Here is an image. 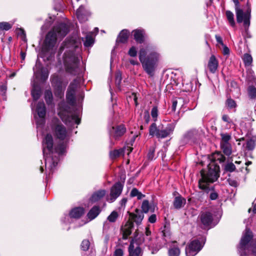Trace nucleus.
Here are the masks:
<instances>
[{
  "label": "nucleus",
  "instance_id": "f257e3e1",
  "mask_svg": "<svg viewBox=\"0 0 256 256\" xmlns=\"http://www.w3.org/2000/svg\"><path fill=\"white\" fill-rule=\"evenodd\" d=\"M43 154L45 159L46 170H48L49 174L52 173L58 164V158L54 157V152L58 154H62L66 152V143L62 142L58 144L54 150L53 138L50 134H47L42 142Z\"/></svg>",
  "mask_w": 256,
  "mask_h": 256
},
{
  "label": "nucleus",
  "instance_id": "f03ea898",
  "mask_svg": "<svg viewBox=\"0 0 256 256\" xmlns=\"http://www.w3.org/2000/svg\"><path fill=\"white\" fill-rule=\"evenodd\" d=\"M210 162L208 166V171L204 174L203 170L200 172L201 178L200 179V186L202 188H206V180L211 182H216L220 176V166L216 163L223 162L226 160L225 156L220 152L212 154L210 156Z\"/></svg>",
  "mask_w": 256,
  "mask_h": 256
},
{
  "label": "nucleus",
  "instance_id": "7ed1b4c3",
  "mask_svg": "<svg viewBox=\"0 0 256 256\" xmlns=\"http://www.w3.org/2000/svg\"><path fill=\"white\" fill-rule=\"evenodd\" d=\"M148 50V46L146 47V48H142L140 49L139 60L144 70L150 76H152L160 59V55L154 50H152L148 54L146 55Z\"/></svg>",
  "mask_w": 256,
  "mask_h": 256
},
{
  "label": "nucleus",
  "instance_id": "20e7f679",
  "mask_svg": "<svg viewBox=\"0 0 256 256\" xmlns=\"http://www.w3.org/2000/svg\"><path fill=\"white\" fill-rule=\"evenodd\" d=\"M68 32V26L66 24L61 23L54 26L46 36L44 50L46 52L52 50L56 46L57 38H62Z\"/></svg>",
  "mask_w": 256,
  "mask_h": 256
},
{
  "label": "nucleus",
  "instance_id": "39448f33",
  "mask_svg": "<svg viewBox=\"0 0 256 256\" xmlns=\"http://www.w3.org/2000/svg\"><path fill=\"white\" fill-rule=\"evenodd\" d=\"M252 232L249 228H246L238 246L240 256H248L251 254L256 256V240H252Z\"/></svg>",
  "mask_w": 256,
  "mask_h": 256
},
{
  "label": "nucleus",
  "instance_id": "423d86ee",
  "mask_svg": "<svg viewBox=\"0 0 256 256\" xmlns=\"http://www.w3.org/2000/svg\"><path fill=\"white\" fill-rule=\"evenodd\" d=\"M80 58L74 53L69 52L66 54L64 59L66 72L73 75L78 74L80 71Z\"/></svg>",
  "mask_w": 256,
  "mask_h": 256
},
{
  "label": "nucleus",
  "instance_id": "0eeeda50",
  "mask_svg": "<svg viewBox=\"0 0 256 256\" xmlns=\"http://www.w3.org/2000/svg\"><path fill=\"white\" fill-rule=\"evenodd\" d=\"M51 130L54 136L60 140H67L68 134L66 128L58 119H54L51 124Z\"/></svg>",
  "mask_w": 256,
  "mask_h": 256
},
{
  "label": "nucleus",
  "instance_id": "6e6552de",
  "mask_svg": "<svg viewBox=\"0 0 256 256\" xmlns=\"http://www.w3.org/2000/svg\"><path fill=\"white\" fill-rule=\"evenodd\" d=\"M203 244L200 240H194L186 248V256H196L202 248Z\"/></svg>",
  "mask_w": 256,
  "mask_h": 256
},
{
  "label": "nucleus",
  "instance_id": "1a4fd4ad",
  "mask_svg": "<svg viewBox=\"0 0 256 256\" xmlns=\"http://www.w3.org/2000/svg\"><path fill=\"white\" fill-rule=\"evenodd\" d=\"M123 190V185L120 182H116L113 185L110 190L109 196L106 198L108 202L112 203L121 194Z\"/></svg>",
  "mask_w": 256,
  "mask_h": 256
},
{
  "label": "nucleus",
  "instance_id": "9d476101",
  "mask_svg": "<svg viewBox=\"0 0 256 256\" xmlns=\"http://www.w3.org/2000/svg\"><path fill=\"white\" fill-rule=\"evenodd\" d=\"M126 131L124 125L120 124L112 126L109 131L110 136L115 140H118L122 136Z\"/></svg>",
  "mask_w": 256,
  "mask_h": 256
},
{
  "label": "nucleus",
  "instance_id": "9b49d317",
  "mask_svg": "<svg viewBox=\"0 0 256 256\" xmlns=\"http://www.w3.org/2000/svg\"><path fill=\"white\" fill-rule=\"evenodd\" d=\"M176 124L175 122L168 124L166 128H164L163 125L162 124L157 138L162 139L170 136L173 133Z\"/></svg>",
  "mask_w": 256,
  "mask_h": 256
},
{
  "label": "nucleus",
  "instance_id": "f8f14e48",
  "mask_svg": "<svg viewBox=\"0 0 256 256\" xmlns=\"http://www.w3.org/2000/svg\"><path fill=\"white\" fill-rule=\"evenodd\" d=\"M202 228H208L213 221V214L209 211L202 212L199 216Z\"/></svg>",
  "mask_w": 256,
  "mask_h": 256
},
{
  "label": "nucleus",
  "instance_id": "ddd939ff",
  "mask_svg": "<svg viewBox=\"0 0 256 256\" xmlns=\"http://www.w3.org/2000/svg\"><path fill=\"white\" fill-rule=\"evenodd\" d=\"M90 14L82 6H80L76 11V16L80 22H86L88 20Z\"/></svg>",
  "mask_w": 256,
  "mask_h": 256
},
{
  "label": "nucleus",
  "instance_id": "4468645a",
  "mask_svg": "<svg viewBox=\"0 0 256 256\" xmlns=\"http://www.w3.org/2000/svg\"><path fill=\"white\" fill-rule=\"evenodd\" d=\"M134 227L133 222L129 220L121 228V231L122 233V238L126 240L128 236L132 234V230Z\"/></svg>",
  "mask_w": 256,
  "mask_h": 256
},
{
  "label": "nucleus",
  "instance_id": "2eb2a0df",
  "mask_svg": "<svg viewBox=\"0 0 256 256\" xmlns=\"http://www.w3.org/2000/svg\"><path fill=\"white\" fill-rule=\"evenodd\" d=\"M36 112L39 117L41 118L39 121H38L37 124H44L45 120L44 118L46 116V107L44 102H38L36 106Z\"/></svg>",
  "mask_w": 256,
  "mask_h": 256
},
{
  "label": "nucleus",
  "instance_id": "dca6fc26",
  "mask_svg": "<svg viewBox=\"0 0 256 256\" xmlns=\"http://www.w3.org/2000/svg\"><path fill=\"white\" fill-rule=\"evenodd\" d=\"M34 74L36 77H40V79L42 80H45L48 78V71L47 68L41 67L40 66L36 67V68H34Z\"/></svg>",
  "mask_w": 256,
  "mask_h": 256
},
{
  "label": "nucleus",
  "instance_id": "f3484780",
  "mask_svg": "<svg viewBox=\"0 0 256 256\" xmlns=\"http://www.w3.org/2000/svg\"><path fill=\"white\" fill-rule=\"evenodd\" d=\"M130 215V220L134 222L137 224H141L142 220L144 218L143 212L138 209L135 210V213L128 212Z\"/></svg>",
  "mask_w": 256,
  "mask_h": 256
},
{
  "label": "nucleus",
  "instance_id": "a211bd4d",
  "mask_svg": "<svg viewBox=\"0 0 256 256\" xmlns=\"http://www.w3.org/2000/svg\"><path fill=\"white\" fill-rule=\"evenodd\" d=\"M218 62L214 55H212L208 63V68L210 72L214 74L218 68Z\"/></svg>",
  "mask_w": 256,
  "mask_h": 256
},
{
  "label": "nucleus",
  "instance_id": "6ab92c4d",
  "mask_svg": "<svg viewBox=\"0 0 256 256\" xmlns=\"http://www.w3.org/2000/svg\"><path fill=\"white\" fill-rule=\"evenodd\" d=\"M132 34L136 42L142 44L144 42L146 34L144 30H135L132 31Z\"/></svg>",
  "mask_w": 256,
  "mask_h": 256
},
{
  "label": "nucleus",
  "instance_id": "aec40b11",
  "mask_svg": "<svg viewBox=\"0 0 256 256\" xmlns=\"http://www.w3.org/2000/svg\"><path fill=\"white\" fill-rule=\"evenodd\" d=\"M210 183H212L211 182H209V181H208V180H206V188H202L200 187V180H198V186H199V188H200L201 190H205L206 192H209L210 191H212L210 193V198L211 200H216L218 197V194L214 190V186H212L210 187L208 186V184Z\"/></svg>",
  "mask_w": 256,
  "mask_h": 256
},
{
  "label": "nucleus",
  "instance_id": "412c9836",
  "mask_svg": "<svg viewBox=\"0 0 256 256\" xmlns=\"http://www.w3.org/2000/svg\"><path fill=\"white\" fill-rule=\"evenodd\" d=\"M66 85V84H63L62 82H58L56 84L54 93L56 96L60 98L64 96Z\"/></svg>",
  "mask_w": 256,
  "mask_h": 256
},
{
  "label": "nucleus",
  "instance_id": "4be33fe9",
  "mask_svg": "<svg viewBox=\"0 0 256 256\" xmlns=\"http://www.w3.org/2000/svg\"><path fill=\"white\" fill-rule=\"evenodd\" d=\"M128 256H142V251L140 246L134 248L133 242H130L128 248Z\"/></svg>",
  "mask_w": 256,
  "mask_h": 256
},
{
  "label": "nucleus",
  "instance_id": "5701e85b",
  "mask_svg": "<svg viewBox=\"0 0 256 256\" xmlns=\"http://www.w3.org/2000/svg\"><path fill=\"white\" fill-rule=\"evenodd\" d=\"M58 114L63 121L66 120L65 116L67 114L68 106L64 101H62L59 103Z\"/></svg>",
  "mask_w": 256,
  "mask_h": 256
},
{
  "label": "nucleus",
  "instance_id": "b1692460",
  "mask_svg": "<svg viewBox=\"0 0 256 256\" xmlns=\"http://www.w3.org/2000/svg\"><path fill=\"white\" fill-rule=\"evenodd\" d=\"M180 253V250L176 244V242H172L168 250V256H179Z\"/></svg>",
  "mask_w": 256,
  "mask_h": 256
},
{
  "label": "nucleus",
  "instance_id": "393cba45",
  "mask_svg": "<svg viewBox=\"0 0 256 256\" xmlns=\"http://www.w3.org/2000/svg\"><path fill=\"white\" fill-rule=\"evenodd\" d=\"M106 194V190H100L94 192L90 198L92 202H96L102 198Z\"/></svg>",
  "mask_w": 256,
  "mask_h": 256
},
{
  "label": "nucleus",
  "instance_id": "a878e982",
  "mask_svg": "<svg viewBox=\"0 0 256 256\" xmlns=\"http://www.w3.org/2000/svg\"><path fill=\"white\" fill-rule=\"evenodd\" d=\"M156 206L154 204H150L148 200H144L142 204L141 208L142 212L148 213L149 211L151 212H154Z\"/></svg>",
  "mask_w": 256,
  "mask_h": 256
},
{
  "label": "nucleus",
  "instance_id": "bb28decb",
  "mask_svg": "<svg viewBox=\"0 0 256 256\" xmlns=\"http://www.w3.org/2000/svg\"><path fill=\"white\" fill-rule=\"evenodd\" d=\"M162 124H160L158 126H156L155 122H153L150 124L149 128V134L152 136H156L157 138V136H158V134L160 130Z\"/></svg>",
  "mask_w": 256,
  "mask_h": 256
},
{
  "label": "nucleus",
  "instance_id": "cd10ccee",
  "mask_svg": "<svg viewBox=\"0 0 256 256\" xmlns=\"http://www.w3.org/2000/svg\"><path fill=\"white\" fill-rule=\"evenodd\" d=\"M84 214V209L82 208H76L72 209L70 213L71 218H78Z\"/></svg>",
  "mask_w": 256,
  "mask_h": 256
},
{
  "label": "nucleus",
  "instance_id": "c85d7f7f",
  "mask_svg": "<svg viewBox=\"0 0 256 256\" xmlns=\"http://www.w3.org/2000/svg\"><path fill=\"white\" fill-rule=\"evenodd\" d=\"M186 202L185 198L181 196H178L175 198L173 204L174 208L180 209L186 204Z\"/></svg>",
  "mask_w": 256,
  "mask_h": 256
},
{
  "label": "nucleus",
  "instance_id": "c756f323",
  "mask_svg": "<svg viewBox=\"0 0 256 256\" xmlns=\"http://www.w3.org/2000/svg\"><path fill=\"white\" fill-rule=\"evenodd\" d=\"M100 210L98 206H94L88 212L87 216L90 220L95 218L100 213Z\"/></svg>",
  "mask_w": 256,
  "mask_h": 256
},
{
  "label": "nucleus",
  "instance_id": "7c9ffc66",
  "mask_svg": "<svg viewBox=\"0 0 256 256\" xmlns=\"http://www.w3.org/2000/svg\"><path fill=\"white\" fill-rule=\"evenodd\" d=\"M236 20L238 23L242 22L243 20L245 18L246 12H244L243 10L238 8H235Z\"/></svg>",
  "mask_w": 256,
  "mask_h": 256
},
{
  "label": "nucleus",
  "instance_id": "2f4dec72",
  "mask_svg": "<svg viewBox=\"0 0 256 256\" xmlns=\"http://www.w3.org/2000/svg\"><path fill=\"white\" fill-rule=\"evenodd\" d=\"M129 35V32L126 30H123L120 33L118 40L121 43H125L127 42Z\"/></svg>",
  "mask_w": 256,
  "mask_h": 256
},
{
  "label": "nucleus",
  "instance_id": "473e14b6",
  "mask_svg": "<svg viewBox=\"0 0 256 256\" xmlns=\"http://www.w3.org/2000/svg\"><path fill=\"white\" fill-rule=\"evenodd\" d=\"M221 149L223 152L228 156H230L232 152V146L230 143L220 144Z\"/></svg>",
  "mask_w": 256,
  "mask_h": 256
},
{
  "label": "nucleus",
  "instance_id": "72a5a7b5",
  "mask_svg": "<svg viewBox=\"0 0 256 256\" xmlns=\"http://www.w3.org/2000/svg\"><path fill=\"white\" fill-rule=\"evenodd\" d=\"M256 144V136H252L247 141L246 148L248 150H252Z\"/></svg>",
  "mask_w": 256,
  "mask_h": 256
},
{
  "label": "nucleus",
  "instance_id": "f704fd0d",
  "mask_svg": "<svg viewBox=\"0 0 256 256\" xmlns=\"http://www.w3.org/2000/svg\"><path fill=\"white\" fill-rule=\"evenodd\" d=\"M130 196L132 198L136 196L138 200H141L145 196V195L139 192L137 188H133L130 192Z\"/></svg>",
  "mask_w": 256,
  "mask_h": 256
},
{
  "label": "nucleus",
  "instance_id": "c9c22d12",
  "mask_svg": "<svg viewBox=\"0 0 256 256\" xmlns=\"http://www.w3.org/2000/svg\"><path fill=\"white\" fill-rule=\"evenodd\" d=\"M124 153V150L122 148L114 150L110 152V157L111 159H115L119 157Z\"/></svg>",
  "mask_w": 256,
  "mask_h": 256
},
{
  "label": "nucleus",
  "instance_id": "e433bc0d",
  "mask_svg": "<svg viewBox=\"0 0 256 256\" xmlns=\"http://www.w3.org/2000/svg\"><path fill=\"white\" fill-rule=\"evenodd\" d=\"M226 14L229 24H230L231 26L233 27L236 24L234 20V14L230 10H226Z\"/></svg>",
  "mask_w": 256,
  "mask_h": 256
},
{
  "label": "nucleus",
  "instance_id": "4c0bfd02",
  "mask_svg": "<svg viewBox=\"0 0 256 256\" xmlns=\"http://www.w3.org/2000/svg\"><path fill=\"white\" fill-rule=\"evenodd\" d=\"M221 140L220 144H229V141L231 139V134L228 133H221Z\"/></svg>",
  "mask_w": 256,
  "mask_h": 256
},
{
  "label": "nucleus",
  "instance_id": "58836bf2",
  "mask_svg": "<svg viewBox=\"0 0 256 256\" xmlns=\"http://www.w3.org/2000/svg\"><path fill=\"white\" fill-rule=\"evenodd\" d=\"M76 93L72 92H66V98L68 102L70 104H74L75 103L76 98H75Z\"/></svg>",
  "mask_w": 256,
  "mask_h": 256
},
{
  "label": "nucleus",
  "instance_id": "ea45409f",
  "mask_svg": "<svg viewBox=\"0 0 256 256\" xmlns=\"http://www.w3.org/2000/svg\"><path fill=\"white\" fill-rule=\"evenodd\" d=\"M250 11L248 10L246 12L245 18L243 20L244 26L245 28H248L250 25Z\"/></svg>",
  "mask_w": 256,
  "mask_h": 256
},
{
  "label": "nucleus",
  "instance_id": "a19ab883",
  "mask_svg": "<svg viewBox=\"0 0 256 256\" xmlns=\"http://www.w3.org/2000/svg\"><path fill=\"white\" fill-rule=\"evenodd\" d=\"M242 59L246 66H250L252 63V58L248 54H244Z\"/></svg>",
  "mask_w": 256,
  "mask_h": 256
},
{
  "label": "nucleus",
  "instance_id": "79ce46f5",
  "mask_svg": "<svg viewBox=\"0 0 256 256\" xmlns=\"http://www.w3.org/2000/svg\"><path fill=\"white\" fill-rule=\"evenodd\" d=\"M78 86V82L77 80H74L72 82L68 88V92L76 93V90Z\"/></svg>",
  "mask_w": 256,
  "mask_h": 256
},
{
  "label": "nucleus",
  "instance_id": "37998d69",
  "mask_svg": "<svg viewBox=\"0 0 256 256\" xmlns=\"http://www.w3.org/2000/svg\"><path fill=\"white\" fill-rule=\"evenodd\" d=\"M249 97L254 99L256 98V88L254 86H250L248 90Z\"/></svg>",
  "mask_w": 256,
  "mask_h": 256
},
{
  "label": "nucleus",
  "instance_id": "c03bdc74",
  "mask_svg": "<svg viewBox=\"0 0 256 256\" xmlns=\"http://www.w3.org/2000/svg\"><path fill=\"white\" fill-rule=\"evenodd\" d=\"M162 232V236L166 242H167L169 239H170V233L168 227L164 226Z\"/></svg>",
  "mask_w": 256,
  "mask_h": 256
},
{
  "label": "nucleus",
  "instance_id": "a18cd8bd",
  "mask_svg": "<svg viewBox=\"0 0 256 256\" xmlns=\"http://www.w3.org/2000/svg\"><path fill=\"white\" fill-rule=\"evenodd\" d=\"M236 169L235 165L232 162H228L224 166V170L228 172H233Z\"/></svg>",
  "mask_w": 256,
  "mask_h": 256
},
{
  "label": "nucleus",
  "instance_id": "49530a36",
  "mask_svg": "<svg viewBox=\"0 0 256 256\" xmlns=\"http://www.w3.org/2000/svg\"><path fill=\"white\" fill-rule=\"evenodd\" d=\"M45 100L48 104H50L52 102V95L50 91L46 90L45 92Z\"/></svg>",
  "mask_w": 256,
  "mask_h": 256
},
{
  "label": "nucleus",
  "instance_id": "de8ad7c7",
  "mask_svg": "<svg viewBox=\"0 0 256 256\" xmlns=\"http://www.w3.org/2000/svg\"><path fill=\"white\" fill-rule=\"evenodd\" d=\"M90 246V242L88 240H84L82 241L80 244L82 250L86 251L89 249Z\"/></svg>",
  "mask_w": 256,
  "mask_h": 256
},
{
  "label": "nucleus",
  "instance_id": "09e8293b",
  "mask_svg": "<svg viewBox=\"0 0 256 256\" xmlns=\"http://www.w3.org/2000/svg\"><path fill=\"white\" fill-rule=\"evenodd\" d=\"M94 42L93 38L90 36H87L86 38V40L84 42V45L86 47L91 46Z\"/></svg>",
  "mask_w": 256,
  "mask_h": 256
},
{
  "label": "nucleus",
  "instance_id": "8fccbe9b",
  "mask_svg": "<svg viewBox=\"0 0 256 256\" xmlns=\"http://www.w3.org/2000/svg\"><path fill=\"white\" fill-rule=\"evenodd\" d=\"M118 217V214L116 211H113L108 217V220L112 222H115Z\"/></svg>",
  "mask_w": 256,
  "mask_h": 256
},
{
  "label": "nucleus",
  "instance_id": "3c124183",
  "mask_svg": "<svg viewBox=\"0 0 256 256\" xmlns=\"http://www.w3.org/2000/svg\"><path fill=\"white\" fill-rule=\"evenodd\" d=\"M154 152L155 148L154 146H151L150 148L147 156L149 160H152L154 158Z\"/></svg>",
  "mask_w": 256,
  "mask_h": 256
},
{
  "label": "nucleus",
  "instance_id": "603ef678",
  "mask_svg": "<svg viewBox=\"0 0 256 256\" xmlns=\"http://www.w3.org/2000/svg\"><path fill=\"white\" fill-rule=\"evenodd\" d=\"M151 116L154 122L156 121L158 116V109L156 106H154L151 110Z\"/></svg>",
  "mask_w": 256,
  "mask_h": 256
},
{
  "label": "nucleus",
  "instance_id": "864d4df0",
  "mask_svg": "<svg viewBox=\"0 0 256 256\" xmlns=\"http://www.w3.org/2000/svg\"><path fill=\"white\" fill-rule=\"evenodd\" d=\"M12 28V25L7 22H0V30H9Z\"/></svg>",
  "mask_w": 256,
  "mask_h": 256
},
{
  "label": "nucleus",
  "instance_id": "5fc2aeb1",
  "mask_svg": "<svg viewBox=\"0 0 256 256\" xmlns=\"http://www.w3.org/2000/svg\"><path fill=\"white\" fill-rule=\"evenodd\" d=\"M195 134V132L190 130L184 136V138L186 141H188L189 140L192 138Z\"/></svg>",
  "mask_w": 256,
  "mask_h": 256
},
{
  "label": "nucleus",
  "instance_id": "6e6d98bb",
  "mask_svg": "<svg viewBox=\"0 0 256 256\" xmlns=\"http://www.w3.org/2000/svg\"><path fill=\"white\" fill-rule=\"evenodd\" d=\"M128 54L132 57H135L137 55L136 48L132 46L128 50Z\"/></svg>",
  "mask_w": 256,
  "mask_h": 256
},
{
  "label": "nucleus",
  "instance_id": "4d7b16f0",
  "mask_svg": "<svg viewBox=\"0 0 256 256\" xmlns=\"http://www.w3.org/2000/svg\"><path fill=\"white\" fill-rule=\"evenodd\" d=\"M32 95L34 100H38L40 96V92L39 90H33L32 91Z\"/></svg>",
  "mask_w": 256,
  "mask_h": 256
},
{
  "label": "nucleus",
  "instance_id": "13d9d810",
  "mask_svg": "<svg viewBox=\"0 0 256 256\" xmlns=\"http://www.w3.org/2000/svg\"><path fill=\"white\" fill-rule=\"evenodd\" d=\"M226 104L228 105V106L230 108H235L236 106L235 101L231 98L228 99Z\"/></svg>",
  "mask_w": 256,
  "mask_h": 256
},
{
  "label": "nucleus",
  "instance_id": "bf43d9fd",
  "mask_svg": "<svg viewBox=\"0 0 256 256\" xmlns=\"http://www.w3.org/2000/svg\"><path fill=\"white\" fill-rule=\"evenodd\" d=\"M122 80V74L120 72H118L116 75V84L118 86H119Z\"/></svg>",
  "mask_w": 256,
  "mask_h": 256
},
{
  "label": "nucleus",
  "instance_id": "052dcab7",
  "mask_svg": "<svg viewBox=\"0 0 256 256\" xmlns=\"http://www.w3.org/2000/svg\"><path fill=\"white\" fill-rule=\"evenodd\" d=\"M124 250L120 248H116L114 252V256H124Z\"/></svg>",
  "mask_w": 256,
  "mask_h": 256
},
{
  "label": "nucleus",
  "instance_id": "680f3d73",
  "mask_svg": "<svg viewBox=\"0 0 256 256\" xmlns=\"http://www.w3.org/2000/svg\"><path fill=\"white\" fill-rule=\"evenodd\" d=\"M227 181L228 184L232 186L236 187L238 186V182L234 179L230 178L227 180Z\"/></svg>",
  "mask_w": 256,
  "mask_h": 256
},
{
  "label": "nucleus",
  "instance_id": "e2e57ef3",
  "mask_svg": "<svg viewBox=\"0 0 256 256\" xmlns=\"http://www.w3.org/2000/svg\"><path fill=\"white\" fill-rule=\"evenodd\" d=\"M222 120L224 122H226L227 124H231L232 123V120L229 117V116L227 114H224L222 116Z\"/></svg>",
  "mask_w": 256,
  "mask_h": 256
},
{
  "label": "nucleus",
  "instance_id": "0e129e2a",
  "mask_svg": "<svg viewBox=\"0 0 256 256\" xmlns=\"http://www.w3.org/2000/svg\"><path fill=\"white\" fill-rule=\"evenodd\" d=\"M156 220V216L155 214H152L148 218V222L152 224L154 223Z\"/></svg>",
  "mask_w": 256,
  "mask_h": 256
},
{
  "label": "nucleus",
  "instance_id": "69168bd1",
  "mask_svg": "<svg viewBox=\"0 0 256 256\" xmlns=\"http://www.w3.org/2000/svg\"><path fill=\"white\" fill-rule=\"evenodd\" d=\"M6 91V86L4 84H2L0 86V93L2 95H4Z\"/></svg>",
  "mask_w": 256,
  "mask_h": 256
},
{
  "label": "nucleus",
  "instance_id": "338daca9",
  "mask_svg": "<svg viewBox=\"0 0 256 256\" xmlns=\"http://www.w3.org/2000/svg\"><path fill=\"white\" fill-rule=\"evenodd\" d=\"M144 120L146 124H148L149 122L150 116L148 112H144Z\"/></svg>",
  "mask_w": 256,
  "mask_h": 256
},
{
  "label": "nucleus",
  "instance_id": "774afa93",
  "mask_svg": "<svg viewBox=\"0 0 256 256\" xmlns=\"http://www.w3.org/2000/svg\"><path fill=\"white\" fill-rule=\"evenodd\" d=\"M128 200L126 198H123L120 201V204L122 207L124 208L126 206V204Z\"/></svg>",
  "mask_w": 256,
  "mask_h": 256
}]
</instances>
